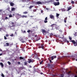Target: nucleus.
Returning <instances> with one entry per match:
<instances>
[{"mask_svg": "<svg viewBox=\"0 0 77 77\" xmlns=\"http://www.w3.org/2000/svg\"><path fill=\"white\" fill-rule=\"evenodd\" d=\"M0 56H2V54H0Z\"/></svg>", "mask_w": 77, "mask_h": 77, "instance_id": "62", "label": "nucleus"}, {"mask_svg": "<svg viewBox=\"0 0 77 77\" xmlns=\"http://www.w3.org/2000/svg\"><path fill=\"white\" fill-rule=\"evenodd\" d=\"M48 18V17H46L45 18V20H44L45 23H48V21H47Z\"/></svg>", "mask_w": 77, "mask_h": 77, "instance_id": "9", "label": "nucleus"}, {"mask_svg": "<svg viewBox=\"0 0 77 77\" xmlns=\"http://www.w3.org/2000/svg\"><path fill=\"white\" fill-rule=\"evenodd\" d=\"M25 65H27V63L26 62H24Z\"/></svg>", "mask_w": 77, "mask_h": 77, "instance_id": "29", "label": "nucleus"}, {"mask_svg": "<svg viewBox=\"0 0 77 77\" xmlns=\"http://www.w3.org/2000/svg\"><path fill=\"white\" fill-rule=\"evenodd\" d=\"M19 58H20V60H22L24 59V58L22 57H19Z\"/></svg>", "mask_w": 77, "mask_h": 77, "instance_id": "22", "label": "nucleus"}, {"mask_svg": "<svg viewBox=\"0 0 77 77\" xmlns=\"http://www.w3.org/2000/svg\"><path fill=\"white\" fill-rule=\"evenodd\" d=\"M60 3L59 2H54V5L55 6H58V5H59Z\"/></svg>", "mask_w": 77, "mask_h": 77, "instance_id": "8", "label": "nucleus"}, {"mask_svg": "<svg viewBox=\"0 0 77 77\" xmlns=\"http://www.w3.org/2000/svg\"><path fill=\"white\" fill-rule=\"evenodd\" d=\"M10 5L11 6H14V5L15 4L12 2H11L10 3Z\"/></svg>", "mask_w": 77, "mask_h": 77, "instance_id": "12", "label": "nucleus"}, {"mask_svg": "<svg viewBox=\"0 0 77 77\" xmlns=\"http://www.w3.org/2000/svg\"><path fill=\"white\" fill-rule=\"evenodd\" d=\"M71 3H72V4H74V2L72 1L71 2Z\"/></svg>", "mask_w": 77, "mask_h": 77, "instance_id": "36", "label": "nucleus"}, {"mask_svg": "<svg viewBox=\"0 0 77 77\" xmlns=\"http://www.w3.org/2000/svg\"><path fill=\"white\" fill-rule=\"evenodd\" d=\"M50 18H51V19H53V20H54V16L52 14H50Z\"/></svg>", "mask_w": 77, "mask_h": 77, "instance_id": "7", "label": "nucleus"}, {"mask_svg": "<svg viewBox=\"0 0 77 77\" xmlns=\"http://www.w3.org/2000/svg\"><path fill=\"white\" fill-rule=\"evenodd\" d=\"M67 43H69V41H67Z\"/></svg>", "mask_w": 77, "mask_h": 77, "instance_id": "61", "label": "nucleus"}, {"mask_svg": "<svg viewBox=\"0 0 77 77\" xmlns=\"http://www.w3.org/2000/svg\"><path fill=\"white\" fill-rule=\"evenodd\" d=\"M12 17V15L11 14H10L9 15V17Z\"/></svg>", "mask_w": 77, "mask_h": 77, "instance_id": "44", "label": "nucleus"}, {"mask_svg": "<svg viewBox=\"0 0 77 77\" xmlns=\"http://www.w3.org/2000/svg\"><path fill=\"white\" fill-rule=\"evenodd\" d=\"M51 60H53V59H54V58H53V56H51Z\"/></svg>", "mask_w": 77, "mask_h": 77, "instance_id": "33", "label": "nucleus"}, {"mask_svg": "<svg viewBox=\"0 0 77 77\" xmlns=\"http://www.w3.org/2000/svg\"><path fill=\"white\" fill-rule=\"evenodd\" d=\"M5 20H8V17H5Z\"/></svg>", "mask_w": 77, "mask_h": 77, "instance_id": "49", "label": "nucleus"}, {"mask_svg": "<svg viewBox=\"0 0 77 77\" xmlns=\"http://www.w3.org/2000/svg\"><path fill=\"white\" fill-rule=\"evenodd\" d=\"M10 9V8H8L7 9V10H8V11L9 10V9Z\"/></svg>", "mask_w": 77, "mask_h": 77, "instance_id": "52", "label": "nucleus"}, {"mask_svg": "<svg viewBox=\"0 0 77 77\" xmlns=\"http://www.w3.org/2000/svg\"><path fill=\"white\" fill-rule=\"evenodd\" d=\"M10 36H11V37H13L14 36V34H12Z\"/></svg>", "mask_w": 77, "mask_h": 77, "instance_id": "34", "label": "nucleus"}, {"mask_svg": "<svg viewBox=\"0 0 77 77\" xmlns=\"http://www.w3.org/2000/svg\"><path fill=\"white\" fill-rule=\"evenodd\" d=\"M40 74H41V75L43 74V73H42V72H40Z\"/></svg>", "mask_w": 77, "mask_h": 77, "instance_id": "60", "label": "nucleus"}, {"mask_svg": "<svg viewBox=\"0 0 77 77\" xmlns=\"http://www.w3.org/2000/svg\"><path fill=\"white\" fill-rule=\"evenodd\" d=\"M56 26V24H53L52 25H51V26L52 27V28H53L54 27V26Z\"/></svg>", "mask_w": 77, "mask_h": 77, "instance_id": "20", "label": "nucleus"}, {"mask_svg": "<svg viewBox=\"0 0 77 77\" xmlns=\"http://www.w3.org/2000/svg\"><path fill=\"white\" fill-rule=\"evenodd\" d=\"M49 36H53V34L51 33V34H49Z\"/></svg>", "mask_w": 77, "mask_h": 77, "instance_id": "25", "label": "nucleus"}, {"mask_svg": "<svg viewBox=\"0 0 77 77\" xmlns=\"http://www.w3.org/2000/svg\"><path fill=\"white\" fill-rule=\"evenodd\" d=\"M50 66H51L50 64H48V66L50 67Z\"/></svg>", "mask_w": 77, "mask_h": 77, "instance_id": "50", "label": "nucleus"}, {"mask_svg": "<svg viewBox=\"0 0 77 77\" xmlns=\"http://www.w3.org/2000/svg\"><path fill=\"white\" fill-rule=\"evenodd\" d=\"M54 58H56V56H52Z\"/></svg>", "mask_w": 77, "mask_h": 77, "instance_id": "40", "label": "nucleus"}, {"mask_svg": "<svg viewBox=\"0 0 77 77\" xmlns=\"http://www.w3.org/2000/svg\"><path fill=\"white\" fill-rule=\"evenodd\" d=\"M16 15H18V16H21V15L19 14H17Z\"/></svg>", "mask_w": 77, "mask_h": 77, "instance_id": "47", "label": "nucleus"}, {"mask_svg": "<svg viewBox=\"0 0 77 77\" xmlns=\"http://www.w3.org/2000/svg\"><path fill=\"white\" fill-rule=\"evenodd\" d=\"M49 61H50V63H53V62H52V61H51V60H49Z\"/></svg>", "mask_w": 77, "mask_h": 77, "instance_id": "30", "label": "nucleus"}, {"mask_svg": "<svg viewBox=\"0 0 77 77\" xmlns=\"http://www.w3.org/2000/svg\"><path fill=\"white\" fill-rule=\"evenodd\" d=\"M23 14H28V12H27V11H25V12H24L23 13Z\"/></svg>", "mask_w": 77, "mask_h": 77, "instance_id": "28", "label": "nucleus"}, {"mask_svg": "<svg viewBox=\"0 0 77 77\" xmlns=\"http://www.w3.org/2000/svg\"><path fill=\"white\" fill-rule=\"evenodd\" d=\"M8 63L9 64V65H11V63L9 61H8Z\"/></svg>", "mask_w": 77, "mask_h": 77, "instance_id": "31", "label": "nucleus"}, {"mask_svg": "<svg viewBox=\"0 0 77 77\" xmlns=\"http://www.w3.org/2000/svg\"><path fill=\"white\" fill-rule=\"evenodd\" d=\"M18 64L19 65H20V62H18Z\"/></svg>", "mask_w": 77, "mask_h": 77, "instance_id": "48", "label": "nucleus"}, {"mask_svg": "<svg viewBox=\"0 0 77 77\" xmlns=\"http://www.w3.org/2000/svg\"><path fill=\"white\" fill-rule=\"evenodd\" d=\"M25 1H26V2H27V3H28V2H30V0H26Z\"/></svg>", "mask_w": 77, "mask_h": 77, "instance_id": "39", "label": "nucleus"}, {"mask_svg": "<svg viewBox=\"0 0 77 77\" xmlns=\"http://www.w3.org/2000/svg\"><path fill=\"white\" fill-rule=\"evenodd\" d=\"M39 39H39L38 40V39H37L36 40V41H38V40H39Z\"/></svg>", "mask_w": 77, "mask_h": 77, "instance_id": "55", "label": "nucleus"}, {"mask_svg": "<svg viewBox=\"0 0 77 77\" xmlns=\"http://www.w3.org/2000/svg\"><path fill=\"white\" fill-rule=\"evenodd\" d=\"M46 9L47 10H48V8H46Z\"/></svg>", "mask_w": 77, "mask_h": 77, "instance_id": "63", "label": "nucleus"}, {"mask_svg": "<svg viewBox=\"0 0 77 77\" xmlns=\"http://www.w3.org/2000/svg\"><path fill=\"white\" fill-rule=\"evenodd\" d=\"M67 20V17H65L64 18V23H66V20Z\"/></svg>", "mask_w": 77, "mask_h": 77, "instance_id": "14", "label": "nucleus"}, {"mask_svg": "<svg viewBox=\"0 0 77 77\" xmlns=\"http://www.w3.org/2000/svg\"><path fill=\"white\" fill-rule=\"evenodd\" d=\"M15 11V8H13L11 9V11Z\"/></svg>", "mask_w": 77, "mask_h": 77, "instance_id": "19", "label": "nucleus"}, {"mask_svg": "<svg viewBox=\"0 0 77 77\" xmlns=\"http://www.w3.org/2000/svg\"><path fill=\"white\" fill-rule=\"evenodd\" d=\"M41 44L40 43H37L36 44V45L37 46H38V47H39V46H40V45H41Z\"/></svg>", "mask_w": 77, "mask_h": 77, "instance_id": "23", "label": "nucleus"}, {"mask_svg": "<svg viewBox=\"0 0 77 77\" xmlns=\"http://www.w3.org/2000/svg\"><path fill=\"white\" fill-rule=\"evenodd\" d=\"M20 41H21V42H22V43H24V42H26V39L24 38L23 40V39L20 38Z\"/></svg>", "mask_w": 77, "mask_h": 77, "instance_id": "6", "label": "nucleus"}, {"mask_svg": "<svg viewBox=\"0 0 77 77\" xmlns=\"http://www.w3.org/2000/svg\"><path fill=\"white\" fill-rule=\"evenodd\" d=\"M0 51H2V49L0 48Z\"/></svg>", "mask_w": 77, "mask_h": 77, "instance_id": "54", "label": "nucleus"}, {"mask_svg": "<svg viewBox=\"0 0 77 77\" xmlns=\"http://www.w3.org/2000/svg\"><path fill=\"white\" fill-rule=\"evenodd\" d=\"M60 14H58L57 13L56 14V16L57 17H59V15Z\"/></svg>", "mask_w": 77, "mask_h": 77, "instance_id": "27", "label": "nucleus"}, {"mask_svg": "<svg viewBox=\"0 0 77 77\" xmlns=\"http://www.w3.org/2000/svg\"><path fill=\"white\" fill-rule=\"evenodd\" d=\"M5 46H7V47H8L9 45V43H5Z\"/></svg>", "mask_w": 77, "mask_h": 77, "instance_id": "18", "label": "nucleus"}, {"mask_svg": "<svg viewBox=\"0 0 77 77\" xmlns=\"http://www.w3.org/2000/svg\"><path fill=\"white\" fill-rule=\"evenodd\" d=\"M69 39H70V40L71 41V40H72V38L70 37H69Z\"/></svg>", "mask_w": 77, "mask_h": 77, "instance_id": "32", "label": "nucleus"}, {"mask_svg": "<svg viewBox=\"0 0 77 77\" xmlns=\"http://www.w3.org/2000/svg\"><path fill=\"white\" fill-rule=\"evenodd\" d=\"M14 24H16V22L15 23L11 22L10 24V27H15V25H14Z\"/></svg>", "mask_w": 77, "mask_h": 77, "instance_id": "3", "label": "nucleus"}, {"mask_svg": "<svg viewBox=\"0 0 77 77\" xmlns=\"http://www.w3.org/2000/svg\"><path fill=\"white\" fill-rule=\"evenodd\" d=\"M63 39H64L63 41H64L66 42V41H67V40L66 39L64 38Z\"/></svg>", "mask_w": 77, "mask_h": 77, "instance_id": "35", "label": "nucleus"}, {"mask_svg": "<svg viewBox=\"0 0 77 77\" xmlns=\"http://www.w3.org/2000/svg\"><path fill=\"white\" fill-rule=\"evenodd\" d=\"M63 37H60V38H64V36H63Z\"/></svg>", "mask_w": 77, "mask_h": 77, "instance_id": "57", "label": "nucleus"}, {"mask_svg": "<svg viewBox=\"0 0 77 77\" xmlns=\"http://www.w3.org/2000/svg\"><path fill=\"white\" fill-rule=\"evenodd\" d=\"M68 9V11H69L70 9H72V8H71V7H68L67 8Z\"/></svg>", "mask_w": 77, "mask_h": 77, "instance_id": "16", "label": "nucleus"}, {"mask_svg": "<svg viewBox=\"0 0 77 77\" xmlns=\"http://www.w3.org/2000/svg\"><path fill=\"white\" fill-rule=\"evenodd\" d=\"M70 42H72L74 46H77V42H75V40H72L71 41H70Z\"/></svg>", "mask_w": 77, "mask_h": 77, "instance_id": "2", "label": "nucleus"}, {"mask_svg": "<svg viewBox=\"0 0 77 77\" xmlns=\"http://www.w3.org/2000/svg\"><path fill=\"white\" fill-rule=\"evenodd\" d=\"M21 31L23 33H26V31L24 30V31H23L22 30H21Z\"/></svg>", "mask_w": 77, "mask_h": 77, "instance_id": "24", "label": "nucleus"}, {"mask_svg": "<svg viewBox=\"0 0 77 77\" xmlns=\"http://www.w3.org/2000/svg\"><path fill=\"white\" fill-rule=\"evenodd\" d=\"M27 32L28 33H30V32H31V33H32L33 32V31L29 30L27 31Z\"/></svg>", "mask_w": 77, "mask_h": 77, "instance_id": "15", "label": "nucleus"}, {"mask_svg": "<svg viewBox=\"0 0 77 77\" xmlns=\"http://www.w3.org/2000/svg\"><path fill=\"white\" fill-rule=\"evenodd\" d=\"M60 10L61 11H62V12H63V11H66L65 9L64 8H61Z\"/></svg>", "mask_w": 77, "mask_h": 77, "instance_id": "17", "label": "nucleus"}, {"mask_svg": "<svg viewBox=\"0 0 77 77\" xmlns=\"http://www.w3.org/2000/svg\"><path fill=\"white\" fill-rule=\"evenodd\" d=\"M41 13H43V10L41 11Z\"/></svg>", "mask_w": 77, "mask_h": 77, "instance_id": "58", "label": "nucleus"}, {"mask_svg": "<svg viewBox=\"0 0 77 77\" xmlns=\"http://www.w3.org/2000/svg\"><path fill=\"white\" fill-rule=\"evenodd\" d=\"M4 39H7V38H6V36H4Z\"/></svg>", "mask_w": 77, "mask_h": 77, "instance_id": "43", "label": "nucleus"}, {"mask_svg": "<svg viewBox=\"0 0 77 77\" xmlns=\"http://www.w3.org/2000/svg\"><path fill=\"white\" fill-rule=\"evenodd\" d=\"M36 59H38V60H39V57H36Z\"/></svg>", "mask_w": 77, "mask_h": 77, "instance_id": "51", "label": "nucleus"}, {"mask_svg": "<svg viewBox=\"0 0 77 77\" xmlns=\"http://www.w3.org/2000/svg\"><path fill=\"white\" fill-rule=\"evenodd\" d=\"M22 2H26V1L25 0H22Z\"/></svg>", "mask_w": 77, "mask_h": 77, "instance_id": "46", "label": "nucleus"}, {"mask_svg": "<svg viewBox=\"0 0 77 77\" xmlns=\"http://www.w3.org/2000/svg\"><path fill=\"white\" fill-rule=\"evenodd\" d=\"M37 37V35H35V38H36Z\"/></svg>", "mask_w": 77, "mask_h": 77, "instance_id": "53", "label": "nucleus"}, {"mask_svg": "<svg viewBox=\"0 0 77 77\" xmlns=\"http://www.w3.org/2000/svg\"><path fill=\"white\" fill-rule=\"evenodd\" d=\"M71 72V71H69L68 72V74H70V73Z\"/></svg>", "mask_w": 77, "mask_h": 77, "instance_id": "59", "label": "nucleus"}, {"mask_svg": "<svg viewBox=\"0 0 77 77\" xmlns=\"http://www.w3.org/2000/svg\"><path fill=\"white\" fill-rule=\"evenodd\" d=\"M0 65L1 66V67L2 68V67H4V65H3V63L1 62L0 63Z\"/></svg>", "mask_w": 77, "mask_h": 77, "instance_id": "13", "label": "nucleus"}, {"mask_svg": "<svg viewBox=\"0 0 77 77\" xmlns=\"http://www.w3.org/2000/svg\"><path fill=\"white\" fill-rule=\"evenodd\" d=\"M5 36H6V37H8V36H9V35H8V34H6L5 35Z\"/></svg>", "mask_w": 77, "mask_h": 77, "instance_id": "42", "label": "nucleus"}, {"mask_svg": "<svg viewBox=\"0 0 77 77\" xmlns=\"http://www.w3.org/2000/svg\"><path fill=\"white\" fill-rule=\"evenodd\" d=\"M75 77H77V76L76 75H75Z\"/></svg>", "mask_w": 77, "mask_h": 77, "instance_id": "64", "label": "nucleus"}, {"mask_svg": "<svg viewBox=\"0 0 77 77\" xmlns=\"http://www.w3.org/2000/svg\"><path fill=\"white\" fill-rule=\"evenodd\" d=\"M36 5H42V2H40V1H38L36 3Z\"/></svg>", "mask_w": 77, "mask_h": 77, "instance_id": "10", "label": "nucleus"}, {"mask_svg": "<svg viewBox=\"0 0 77 77\" xmlns=\"http://www.w3.org/2000/svg\"><path fill=\"white\" fill-rule=\"evenodd\" d=\"M21 18H27V16L26 15H23L22 16L21 15Z\"/></svg>", "mask_w": 77, "mask_h": 77, "instance_id": "11", "label": "nucleus"}, {"mask_svg": "<svg viewBox=\"0 0 77 77\" xmlns=\"http://www.w3.org/2000/svg\"><path fill=\"white\" fill-rule=\"evenodd\" d=\"M36 9H34L33 10V12H36Z\"/></svg>", "mask_w": 77, "mask_h": 77, "instance_id": "45", "label": "nucleus"}, {"mask_svg": "<svg viewBox=\"0 0 77 77\" xmlns=\"http://www.w3.org/2000/svg\"><path fill=\"white\" fill-rule=\"evenodd\" d=\"M40 45L41 46H39L38 47V48H42V49H45V47L44 46V44H41Z\"/></svg>", "mask_w": 77, "mask_h": 77, "instance_id": "4", "label": "nucleus"}, {"mask_svg": "<svg viewBox=\"0 0 77 77\" xmlns=\"http://www.w3.org/2000/svg\"><path fill=\"white\" fill-rule=\"evenodd\" d=\"M29 68H32V66H31V65H29Z\"/></svg>", "mask_w": 77, "mask_h": 77, "instance_id": "56", "label": "nucleus"}, {"mask_svg": "<svg viewBox=\"0 0 77 77\" xmlns=\"http://www.w3.org/2000/svg\"><path fill=\"white\" fill-rule=\"evenodd\" d=\"M43 62V61H42L40 62V65H41L42 63Z\"/></svg>", "mask_w": 77, "mask_h": 77, "instance_id": "38", "label": "nucleus"}, {"mask_svg": "<svg viewBox=\"0 0 77 77\" xmlns=\"http://www.w3.org/2000/svg\"><path fill=\"white\" fill-rule=\"evenodd\" d=\"M41 30L44 35H47V31L45 29H42Z\"/></svg>", "mask_w": 77, "mask_h": 77, "instance_id": "1", "label": "nucleus"}, {"mask_svg": "<svg viewBox=\"0 0 77 77\" xmlns=\"http://www.w3.org/2000/svg\"><path fill=\"white\" fill-rule=\"evenodd\" d=\"M63 74H61V77H63Z\"/></svg>", "mask_w": 77, "mask_h": 77, "instance_id": "41", "label": "nucleus"}, {"mask_svg": "<svg viewBox=\"0 0 77 77\" xmlns=\"http://www.w3.org/2000/svg\"><path fill=\"white\" fill-rule=\"evenodd\" d=\"M35 61V60H34L29 59V60L28 63H31V62H32V63H33V62H34Z\"/></svg>", "mask_w": 77, "mask_h": 77, "instance_id": "5", "label": "nucleus"}, {"mask_svg": "<svg viewBox=\"0 0 77 77\" xmlns=\"http://www.w3.org/2000/svg\"><path fill=\"white\" fill-rule=\"evenodd\" d=\"M2 30H3V28H0V32H1Z\"/></svg>", "mask_w": 77, "mask_h": 77, "instance_id": "37", "label": "nucleus"}, {"mask_svg": "<svg viewBox=\"0 0 77 77\" xmlns=\"http://www.w3.org/2000/svg\"><path fill=\"white\" fill-rule=\"evenodd\" d=\"M1 76H2V77H5V75L3 73H1Z\"/></svg>", "mask_w": 77, "mask_h": 77, "instance_id": "26", "label": "nucleus"}, {"mask_svg": "<svg viewBox=\"0 0 77 77\" xmlns=\"http://www.w3.org/2000/svg\"><path fill=\"white\" fill-rule=\"evenodd\" d=\"M33 7H34V6L33 5L29 7V9H32V8H33Z\"/></svg>", "mask_w": 77, "mask_h": 77, "instance_id": "21", "label": "nucleus"}]
</instances>
